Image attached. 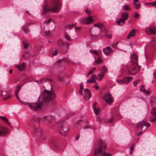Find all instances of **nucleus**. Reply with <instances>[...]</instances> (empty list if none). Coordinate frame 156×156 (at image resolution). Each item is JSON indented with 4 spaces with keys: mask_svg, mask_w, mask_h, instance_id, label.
<instances>
[{
    "mask_svg": "<svg viewBox=\"0 0 156 156\" xmlns=\"http://www.w3.org/2000/svg\"><path fill=\"white\" fill-rule=\"evenodd\" d=\"M62 3L59 0H56L48 6L45 4L43 6L42 14L51 11L54 12L58 13L61 8Z\"/></svg>",
    "mask_w": 156,
    "mask_h": 156,
    "instance_id": "1",
    "label": "nucleus"
},
{
    "mask_svg": "<svg viewBox=\"0 0 156 156\" xmlns=\"http://www.w3.org/2000/svg\"><path fill=\"white\" fill-rule=\"evenodd\" d=\"M33 120L34 122L33 133L38 136L41 137L42 134V131L41 129L38 127L39 125L40 119L38 116H34L33 117Z\"/></svg>",
    "mask_w": 156,
    "mask_h": 156,
    "instance_id": "2",
    "label": "nucleus"
},
{
    "mask_svg": "<svg viewBox=\"0 0 156 156\" xmlns=\"http://www.w3.org/2000/svg\"><path fill=\"white\" fill-rule=\"evenodd\" d=\"M43 99L47 101H50L55 97L54 91L52 90L48 91L45 90L43 94Z\"/></svg>",
    "mask_w": 156,
    "mask_h": 156,
    "instance_id": "3",
    "label": "nucleus"
},
{
    "mask_svg": "<svg viewBox=\"0 0 156 156\" xmlns=\"http://www.w3.org/2000/svg\"><path fill=\"white\" fill-rule=\"evenodd\" d=\"M106 143L103 141H101L100 142V147L95 150L94 153V156H96V155L100 154L103 151H105L106 148Z\"/></svg>",
    "mask_w": 156,
    "mask_h": 156,
    "instance_id": "4",
    "label": "nucleus"
},
{
    "mask_svg": "<svg viewBox=\"0 0 156 156\" xmlns=\"http://www.w3.org/2000/svg\"><path fill=\"white\" fill-rule=\"evenodd\" d=\"M27 104L30 108L34 110H38L42 107V102L39 101L31 103H27Z\"/></svg>",
    "mask_w": 156,
    "mask_h": 156,
    "instance_id": "5",
    "label": "nucleus"
},
{
    "mask_svg": "<svg viewBox=\"0 0 156 156\" xmlns=\"http://www.w3.org/2000/svg\"><path fill=\"white\" fill-rule=\"evenodd\" d=\"M103 99L105 103L108 105L111 104L113 102V98L111 94L109 92H108L104 94Z\"/></svg>",
    "mask_w": 156,
    "mask_h": 156,
    "instance_id": "6",
    "label": "nucleus"
},
{
    "mask_svg": "<svg viewBox=\"0 0 156 156\" xmlns=\"http://www.w3.org/2000/svg\"><path fill=\"white\" fill-rule=\"evenodd\" d=\"M150 126V125L149 123L144 121H142L139 122L136 126V128L137 129L143 130V128L144 126L149 127Z\"/></svg>",
    "mask_w": 156,
    "mask_h": 156,
    "instance_id": "7",
    "label": "nucleus"
},
{
    "mask_svg": "<svg viewBox=\"0 0 156 156\" xmlns=\"http://www.w3.org/2000/svg\"><path fill=\"white\" fill-rule=\"evenodd\" d=\"M93 21L91 16L85 17L80 20V23L83 24H89Z\"/></svg>",
    "mask_w": 156,
    "mask_h": 156,
    "instance_id": "8",
    "label": "nucleus"
},
{
    "mask_svg": "<svg viewBox=\"0 0 156 156\" xmlns=\"http://www.w3.org/2000/svg\"><path fill=\"white\" fill-rule=\"evenodd\" d=\"M150 120L151 122L156 121V107L153 108H152Z\"/></svg>",
    "mask_w": 156,
    "mask_h": 156,
    "instance_id": "9",
    "label": "nucleus"
},
{
    "mask_svg": "<svg viewBox=\"0 0 156 156\" xmlns=\"http://www.w3.org/2000/svg\"><path fill=\"white\" fill-rule=\"evenodd\" d=\"M146 33L148 35L156 34V27H154L147 28L146 29Z\"/></svg>",
    "mask_w": 156,
    "mask_h": 156,
    "instance_id": "10",
    "label": "nucleus"
},
{
    "mask_svg": "<svg viewBox=\"0 0 156 156\" xmlns=\"http://www.w3.org/2000/svg\"><path fill=\"white\" fill-rule=\"evenodd\" d=\"M84 91V98L85 100L88 101L91 97V93L87 88L85 89Z\"/></svg>",
    "mask_w": 156,
    "mask_h": 156,
    "instance_id": "11",
    "label": "nucleus"
},
{
    "mask_svg": "<svg viewBox=\"0 0 156 156\" xmlns=\"http://www.w3.org/2000/svg\"><path fill=\"white\" fill-rule=\"evenodd\" d=\"M131 60L132 61V64L134 65V63L136 65L138 64V56L136 54H134L131 55Z\"/></svg>",
    "mask_w": 156,
    "mask_h": 156,
    "instance_id": "12",
    "label": "nucleus"
},
{
    "mask_svg": "<svg viewBox=\"0 0 156 156\" xmlns=\"http://www.w3.org/2000/svg\"><path fill=\"white\" fill-rule=\"evenodd\" d=\"M134 65H133L134 67H133L132 69V73H131V74L132 75H133L135 74L140 69L141 67L138 66V64L137 65L134 63Z\"/></svg>",
    "mask_w": 156,
    "mask_h": 156,
    "instance_id": "13",
    "label": "nucleus"
},
{
    "mask_svg": "<svg viewBox=\"0 0 156 156\" xmlns=\"http://www.w3.org/2000/svg\"><path fill=\"white\" fill-rule=\"evenodd\" d=\"M96 104L97 103L96 102H94L93 103V107L94 113L97 115L100 112L101 109L99 108L96 107Z\"/></svg>",
    "mask_w": 156,
    "mask_h": 156,
    "instance_id": "14",
    "label": "nucleus"
},
{
    "mask_svg": "<svg viewBox=\"0 0 156 156\" xmlns=\"http://www.w3.org/2000/svg\"><path fill=\"white\" fill-rule=\"evenodd\" d=\"M103 51L105 55H108L112 53V49L110 47H107L105 48L104 49Z\"/></svg>",
    "mask_w": 156,
    "mask_h": 156,
    "instance_id": "15",
    "label": "nucleus"
},
{
    "mask_svg": "<svg viewBox=\"0 0 156 156\" xmlns=\"http://www.w3.org/2000/svg\"><path fill=\"white\" fill-rule=\"evenodd\" d=\"M7 129L5 128H3L0 126V137L6 134Z\"/></svg>",
    "mask_w": 156,
    "mask_h": 156,
    "instance_id": "16",
    "label": "nucleus"
},
{
    "mask_svg": "<svg viewBox=\"0 0 156 156\" xmlns=\"http://www.w3.org/2000/svg\"><path fill=\"white\" fill-rule=\"evenodd\" d=\"M121 16V18L123 19L124 20L126 21L128 19L129 14L128 12H123L122 13Z\"/></svg>",
    "mask_w": 156,
    "mask_h": 156,
    "instance_id": "17",
    "label": "nucleus"
},
{
    "mask_svg": "<svg viewBox=\"0 0 156 156\" xmlns=\"http://www.w3.org/2000/svg\"><path fill=\"white\" fill-rule=\"evenodd\" d=\"M125 21H126L124 20L123 19L121 18L118 19L116 21V22L118 25L122 26L124 24Z\"/></svg>",
    "mask_w": 156,
    "mask_h": 156,
    "instance_id": "18",
    "label": "nucleus"
},
{
    "mask_svg": "<svg viewBox=\"0 0 156 156\" xmlns=\"http://www.w3.org/2000/svg\"><path fill=\"white\" fill-rule=\"evenodd\" d=\"M20 71H21L23 70L25 68V65L24 62H23L20 65H16L15 66Z\"/></svg>",
    "mask_w": 156,
    "mask_h": 156,
    "instance_id": "19",
    "label": "nucleus"
},
{
    "mask_svg": "<svg viewBox=\"0 0 156 156\" xmlns=\"http://www.w3.org/2000/svg\"><path fill=\"white\" fill-rule=\"evenodd\" d=\"M135 30L134 29H133L129 33L127 36V38L128 39H129L131 37H134L135 35Z\"/></svg>",
    "mask_w": 156,
    "mask_h": 156,
    "instance_id": "20",
    "label": "nucleus"
},
{
    "mask_svg": "<svg viewBox=\"0 0 156 156\" xmlns=\"http://www.w3.org/2000/svg\"><path fill=\"white\" fill-rule=\"evenodd\" d=\"M140 90L141 91L143 92L145 94H148L150 93V91L148 90L146 91L144 88V86L142 85L141 86Z\"/></svg>",
    "mask_w": 156,
    "mask_h": 156,
    "instance_id": "21",
    "label": "nucleus"
},
{
    "mask_svg": "<svg viewBox=\"0 0 156 156\" xmlns=\"http://www.w3.org/2000/svg\"><path fill=\"white\" fill-rule=\"evenodd\" d=\"M133 79V78L131 76H127L123 78L125 83H127Z\"/></svg>",
    "mask_w": 156,
    "mask_h": 156,
    "instance_id": "22",
    "label": "nucleus"
},
{
    "mask_svg": "<svg viewBox=\"0 0 156 156\" xmlns=\"http://www.w3.org/2000/svg\"><path fill=\"white\" fill-rule=\"evenodd\" d=\"M96 77V76L95 75H93L92 76L91 78L90 79L87 80V82L89 83H94V82H95V79Z\"/></svg>",
    "mask_w": 156,
    "mask_h": 156,
    "instance_id": "23",
    "label": "nucleus"
},
{
    "mask_svg": "<svg viewBox=\"0 0 156 156\" xmlns=\"http://www.w3.org/2000/svg\"><path fill=\"white\" fill-rule=\"evenodd\" d=\"M50 54L53 55H56L57 54L58 51L55 48H53L50 51Z\"/></svg>",
    "mask_w": 156,
    "mask_h": 156,
    "instance_id": "24",
    "label": "nucleus"
},
{
    "mask_svg": "<svg viewBox=\"0 0 156 156\" xmlns=\"http://www.w3.org/2000/svg\"><path fill=\"white\" fill-rule=\"evenodd\" d=\"M59 129L61 133L63 135H65L67 133V131L66 129L64 130V128L62 127H59Z\"/></svg>",
    "mask_w": 156,
    "mask_h": 156,
    "instance_id": "25",
    "label": "nucleus"
},
{
    "mask_svg": "<svg viewBox=\"0 0 156 156\" xmlns=\"http://www.w3.org/2000/svg\"><path fill=\"white\" fill-rule=\"evenodd\" d=\"M131 9L130 6L127 5H124L123 7V10L124 11H128Z\"/></svg>",
    "mask_w": 156,
    "mask_h": 156,
    "instance_id": "26",
    "label": "nucleus"
},
{
    "mask_svg": "<svg viewBox=\"0 0 156 156\" xmlns=\"http://www.w3.org/2000/svg\"><path fill=\"white\" fill-rule=\"evenodd\" d=\"M23 84L20 85V86H17V89L16 90V96L18 100H19V97H18V92L20 91V90L21 87L23 86Z\"/></svg>",
    "mask_w": 156,
    "mask_h": 156,
    "instance_id": "27",
    "label": "nucleus"
},
{
    "mask_svg": "<svg viewBox=\"0 0 156 156\" xmlns=\"http://www.w3.org/2000/svg\"><path fill=\"white\" fill-rule=\"evenodd\" d=\"M108 71V69L107 67L105 66H103L102 67V69L101 70V72L102 73H103L104 74L105 73Z\"/></svg>",
    "mask_w": 156,
    "mask_h": 156,
    "instance_id": "28",
    "label": "nucleus"
},
{
    "mask_svg": "<svg viewBox=\"0 0 156 156\" xmlns=\"http://www.w3.org/2000/svg\"><path fill=\"white\" fill-rule=\"evenodd\" d=\"M0 119L4 120L9 125H10V122H9L8 119L6 117L2 116H0Z\"/></svg>",
    "mask_w": 156,
    "mask_h": 156,
    "instance_id": "29",
    "label": "nucleus"
},
{
    "mask_svg": "<svg viewBox=\"0 0 156 156\" xmlns=\"http://www.w3.org/2000/svg\"><path fill=\"white\" fill-rule=\"evenodd\" d=\"M11 97V95L9 94H7L6 96H3L2 97V98L4 100H7L9 99Z\"/></svg>",
    "mask_w": 156,
    "mask_h": 156,
    "instance_id": "30",
    "label": "nucleus"
},
{
    "mask_svg": "<svg viewBox=\"0 0 156 156\" xmlns=\"http://www.w3.org/2000/svg\"><path fill=\"white\" fill-rule=\"evenodd\" d=\"M102 25L100 23H98L97 24H94V26L99 28L101 31H102L101 28L102 27Z\"/></svg>",
    "mask_w": 156,
    "mask_h": 156,
    "instance_id": "31",
    "label": "nucleus"
},
{
    "mask_svg": "<svg viewBox=\"0 0 156 156\" xmlns=\"http://www.w3.org/2000/svg\"><path fill=\"white\" fill-rule=\"evenodd\" d=\"M104 74L103 73L99 74L98 76V80L99 81L101 80L104 76Z\"/></svg>",
    "mask_w": 156,
    "mask_h": 156,
    "instance_id": "32",
    "label": "nucleus"
},
{
    "mask_svg": "<svg viewBox=\"0 0 156 156\" xmlns=\"http://www.w3.org/2000/svg\"><path fill=\"white\" fill-rule=\"evenodd\" d=\"M58 44L59 46L60 47H61L65 44L63 41L61 39H60L58 41Z\"/></svg>",
    "mask_w": 156,
    "mask_h": 156,
    "instance_id": "33",
    "label": "nucleus"
},
{
    "mask_svg": "<svg viewBox=\"0 0 156 156\" xmlns=\"http://www.w3.org/2000/svg\"><path fill=\"white\" fill-rule=\"evenodd\" d=\"M98 56V57L97 58V59L95 60V62L97 64L100 63L102 62V60L99 56V55Z\"/></svg>",
    "mask_w": 156,
    "mask_h": 156,
    "instance_id": "34",
    "label": "nucleus"
},
{
    "mask_svg": "<svg viewBox=\"0 0 156 156\" xmlns=\"http://www.w3.org/2000/svg\"><path fill=\"white\" fill-rule=\"evenodd\" d=\"M134 147H135V145H134V144H133L132 145V146L130 147V151L129 153H130V155L132 153V152L134 150Z\"/></svg>",
    "mask_w": 156,
    "mask_h": 156,
    "instance_id": "35",
    "label": "nucleus"
},
{
    "mask_svg": "<svg viewBox=\"0 0 156 156\" xmlns=\"http://www.w3.org/2000/svg\"><path fill=\"white\" fill-rule=\"evenodd\" d=\"M134 5L136 6L135 8L136 9H140L141 7V5L140 3H139L138 4L135 3L134 4Z\"/></svg>",
    "mask_w": 156,
    "mask_h": 156,
    "instance_id": "36",
    "label": "nucleus"
},
{
    "mask_svg": "<svg viewBox=\"0 0 156 156\" xmlns=\"http://www.w3.org/2000/svg\"><path fill=\"white\" fill-rule=\"evenodd\" d=\"M66 62L69 64H74V62L73 61L70 60L69 59H66Z\"/></svg>",
    "mask_w": 156,
    "mask_h": 156,
    "instance_id": "37",
    "label": "nucleus"
},
{
    "mask_svg": "<svg viewBox=\"0 0 156 156\" xmlns=\"http://www.w3.org/2000/svg\"><path fill=\"white\" fill-rule=\"evenodd\" d=\"M90 52L91 53H93L94 54H96L97 56H98V54L97 53V51L96 50H93V49H91L90 50Z\"/></svg>",
    "mask_w": 156,
    "mask_h": 156,
    "instance_id": "38",
    "label": "nucleus"
},
{
    "mask_svg": "<svg viewBox=\"0 0 156 156\" xmlns=\"http://www.w3.org/2000/svg\"><path fill=\"white\" fill-rule=\"evenodd\" d=\"M42 48V45H41L39 46L36 47L35 48V49L37 51H40L41 50V49Z\"/></svg>",
    "mask_w": 156,
    "mask_h": 156,
    "instance_id": "39",
    "label": "nucleus"
},
{
    "mask_svg": "<svg viewBox=\"0 0 156 156\" xmlns=\"http://www.w3.org/2000/svg\"><path fill=\"white\" fill-rule=\"evenodd\" d=\"M23 44L24 48H27L29 44L24 41H23Z\"/></svg>",
    "mask_w": 156,
    "mask_h": 156,
    "instance_id": "40",
    "label": "nucleus"
},
{
    "mask_svg": "<svg viewBox=\"0 0 156 156\" xmlns=\"http://www.w3.org/2000/svg\"><path fill=\"white\" fill-rule=\"evenodd\" d=\"M65 37L67 40L69 41H71V38L69 35H67L66 34H65Z\"/></svg>",
    "mask_w": 156,
    "mask_h": 156,
    "instance_id": "41",
    "label": "nucleus"
},
{
    "mask_svg": "<svg viewBox=\"0 0 156 156\" xmlns=\"http://www.w3.org/2000/svg\"><path fill=\"white\" fill-rule=\"evenodd\" d=\"M23 32L25 33H28L29 32L28 28L27 27H24L23 28Z\"/></svg>",
    "mask_w": 156,
    "mask_h": 156,
    "instance_id": "42",
    "label": "nucleus"
},
{
    "mask_svg": "<svg viewBox=\"0 0 156 156\" xmlns=\"http://www.w3.org/2000/svg\"><path fill=\"white\" fill-rule=\"evenodd\" d=\"M101 156H112V155L110 154L107 153H104L102 154Z\"/></svg>",
    "mask_w": 156,
    "mask_h": 156,
    "instance_id": "43",
    "label": "nucleus"
},
{
    "mask_svg": "<svg viewBox=\"0 0 156 156\" xmlns=\"http://www.w3.org/2000/svg\"><path fill=\"white\" fill-rule=\"evenodd\" d=\"M85 11L88 15H90L91 13L90 10L88 9L85 10Z\"/></svg>",
    "mask_w": 156,
    "mask_h": 156,
    "instance_id": "44",
    "label": "nucleus"
},
{
    "mask_svg": "<svg viewBox=\"0 0 156 156\" xmlns=\"http://www.w3.org/2000/svg\"><path fill=\"white\" fill-rule=\"evenodd\" d=\"M117 81L120 83L123 84L124 83V82L123 79L122 80H117Z\"/></svg>",
    "mask_w": 156,
    "mask_h": 156,
    "instance_id": "45",
    "label": "nucleus"
},
{
    "mask_svg": "<svg viewBox=\"0 0 156 156\" xmlns=\"http://www.w3.org/2000/svg\"><path fill=\"white\" fill-rule=\"evenodd\" d=\"M105 36L107 37H108V38L110 39L112 37V35L111 34H105Z\"/></svg>",
    "mask_w": 156,
    "mask_h": 156,
    "instance_id": "46",
    "label": "nucleus"
},
{
    "mask_svg": "<svg viewBox=\"0 0 156 156\" xmlns=\"http://www.w3.org/2000/svg\"><path fill=\"white\" fill-rule=\"evenodd\" d=\"M46 80H44V79H41L40 80H38V81H36L38 83L39 82H40L41 83H43L44 81V82H46Z\"/></svg>",
    "mask_w": 156,
    "mask_h": 156,
    "instance_id": "47",
    "label": "nucleus"
},
{
    "mask_svg": "<svg viewBox=\"0 0 156 156\" xmlns=\"http://www.w3.org/2000/svg\"><path fill=\"white\" fill-rule=\"evenodd\" d=\"M24 14L26 15H27V16H30L31 15L30 13L27 10L26 11H25V12H24Z\"/></svg>",
    "mask_w": 156,
    "mask_h": 156,
    "instance_id": "48",
    "label": "nucleus"
},
{
    "mask_svg": "<svg viewBox=\"0 0 156 156\" xmlns=\"http://www.w3.org/2000/svg\"><path fill=\"white\" fill-rule=\"evenodd\" d=\"M113 121V117H111L110 119L108 120V122L109 123H111Z\"/></svg>",
    "mask_w": 156,
    "mask_h": 156,
    "instance_id": "49",
    "label": "nucleus"
},
{
    "mask_svg": "<svg viewBox=\"0 0 156 156\" xmlns=\"http://www.w3.org/2000/svg\"><path fill=\"white\" fill-rule=\"evenodd\" d=\"M75 26V25H71L68 26V27L69 30H71Z\"/></svg>",
    "mask_w": 156,
    "mask_h": 156,
    "instance_id": "50",
    "label": "nucleus"
},
{
    "mask_svg": "<svg viewBox=\"0 0 156 156\" xmlns=\"http://www.w3.org/2000/svg\"><path fill=\"white\" fill-rule=\"evenodd\" d=\"M139 16V15L137 12H135L134 15V17L135 18H137Z\"/></svg>",
    "mask_w": 156,
    "mask_h": 156,
    "instance_id": "51",
    "label": "nucleus"
},
{
    "mask_svg": "<svg viewBox=\"0 0 156 156\" xmlns=\"http://www.w3.org/2000/svg\"><path fill=\"white\" fill-rule=\"evenodd\" d=\"M52 19L51 18H50L49 19H48L47 21H45V23H50L51 21L52 20Z\"/></svg>",
    "mask_w": 156,
    "mask_h": 156,
    "instance_id": "52",
    "label": "nucleus"
},
{
    "mask_svg": "<svg viewBox=\"0 0 156 156\" xmlns=\"http://www.w3.org/2000/svg\"><path fill=\"white\" fill-rule=\"evenodd\" d=\"M44 35H45L48 36L50 34L49 31H46L44 32Z\"/></svg>",
    "mask_w": 156,
    "mask_h": 156,
    "instance_id": "53",
    "label": "nucleus"
},
{
    "mask_svg": "<svg viewBox=\"0 0 156 156\" xmlns=\"http://www.w3.org/2000/svg\"><path fill=\"white\" fill-rule=\"evenodd\" d=\"M138 82H139L138 81H134L133 83V85L134 86H136V85H137V83H138Z\"/></svg>",
    "mask_w": 156,
    "mask_h": 156,
    "instance_id": "54",
    "label": "nucleus"
},
{
    "mask_svg": "<svg viewBox=\"0 0 156 156\" xmlns=\"http://www.w3.org/2000/svg\"><path fill=\"white\" fill-rule=\"evenodd\" d=\"M58 78L60 81H62L63 80V78L62 76H59Z\"/></svg>",
    "mask_w": 156,
    "mask_h": 156,
    "instance_id": "55",
    "label": "nucleus"
},
{
    "mask_svg": "<svg viewBox=\"0 0 156 156\" xmlns=\"http://www.w3.org/2000/svg\"><path fill=\"white\" fill-rule=\"evenodd\" d=\"M139 1V0H133V4H134L135 3H136V2H138Z\"/></svg>",
    "mask_w": 156,
    "mask_h": 156,
    "instance_id": "56",
    "label": "nucleus"
},
{
    "mask_svg": "<svg viewBox=\"0 0 156 156\" xmlns=\"http://www.w3.org/2000/svg\"><path fill=\"white\" fill-rule=\"evenodd\" d=\"M82 91L83 90H80L79 91V94L81 95H82Z\"/></svg>",
    "mask_w": 156,
    "mask_h": 156,
    "instance_id": "57",
    "label": "nucleus"
},
{
    "mask_svg": "<svg viewBox=\"0 0 156 156\" xmlns=\"http://www.w3.org/2000/svg\"><path fill=\"white\" fill-rule=\"evenodd\" d=\"M126 73L128 75L130 74H131L130 71V70H128L126 72Z\"/></svg>",
    "mask_w": 156,
    "mask_h": 156,
    "instance_id": "58",
    "label": "nucleus"
},
{
    "mask_svg": "<svg viewBox=\"0 0 156 156\" xmlns=\"http://www.w3.org/2000/svg\"><path fill=\"white\" fill-rule=\"evenodd\" d=\"M0 96L2 97L3 96V95L2 93V91L0 89Z\"/></svg>",
    "mask_w": 156,
    "mask_h": 156,
    "instance_id": "59",
    "label": "nucleus"
},
{
    "mask_svg": "<svg viewBox=\"0 0 156 156\" xmlns=\"http://www.w3.org/2000/svg\"><path fill=\"white\" fill-rule=\"evenodd\" d=\"M79 135H77L76 137H75V139L76 140H77L79 139Z\"/></svg>",
    "mask_w": 156,
    "mask_h": 156,
    "instance_id": "60",
    "label": "nucleus"
},
{
    "mask_svg": "<svg viewBox=\"0 0 156 156\" xmlns=\"http://www.w3.org/2000/svg\"><path fill=\"white\" fill-rule=\"evenodd\" d=\"M83 90V86L82 84L80 85V90Z\"/></svg>",
    "mask_w": 156,
    "mask_h": 156,
    "instance_id": "61",
    "label": "nucleus"
},
{
    "mask_svg": "<svg viewBox=\"0 0 156 156\" xmlns=\"http://www.w3.org/2000/svg\"><path fill=\"white\" fill-rule=\"evenodd\" d=\"M152 4L154 6H156V1L154 2L153 3H152Z\"/></svg>",
    "mask_w": 156,
    "mask_h": 156,
    "instance_id": "62",
    "label": "nucleus"
},
{
    "mask_svg": "<svg viewBox=\"0 0 156 156\" xmlns=\"http://www.w3.org/2000/svg\"><path fill=\"white\" fill-rule=\"evenodd\" d=\"M94 87H95L96 90H98L99 88V87L97 86L96 85Z\"/></svg>",
    "mask_w": 156,
    "mask_h": 156,
    "instance_id": "63",
    "label": "nucleus"
},
{
    "mask_svg": "<svg viewBox=\"0 0 156 156\" xmlns=\"http://www.w3.org/2000/svg\"><path fill=\"white\" fill-rule=\"evenodd\" d=\"M81 27H76V30H80V29H81Z\"/></svg>",
    "mask_w": 156,
    "mask_h": 156,
    "instance_id": "64",
    "label": "nucleus"
}]
</instances>
